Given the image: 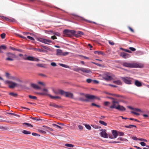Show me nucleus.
Here are the masks:
<instances>
[{
  "instance_id": "nucleus-1",
  "label": "nucleus",
  "mask_w": 149,
  "mask_h": 149,
  "mask_svg": "<svg viewBox=\"0 0 149 149\" xmlns=\"http://www.w3.org/2000/svg\"><path fill=\"white\" fill-rule=\"evenodd\" d=\"M111 99L113 100L112 101V104L109 107L110 108H115L120 111H124L126 110L125 108L123 106L119 105L118 102L116 99L113 98H111Z\"/></svg>"
},
{
  "instance_id": "nucleus-2",
  "label": "nucleus",
  "mask_w": 149,
  "mask_h": 149,
  "mask_svg": "<svg viewBox=\"0 0 149 149\" xmlns=\"http://www.w3.org/2000/svg\"><path fill=\"white\" fill-rule=\"evenodd\" d=\"M6 54L7 56L6 60L7 61H13L14 58L16 57L15 54L9 52L6 53Z\"/></svg>"
},
{
  "instance_id": "nucleus-3",
  "label": "nucleus",
  "mask_w": 149,
  "mask_h": 149,
  "mask_svg": "<svg viewBox=\"0 0 149 149\" xmlns=\"http://www.w3.org/2000/svg\"><path fill=\"white\" fill-rule=\"evenodd\" d=\"M85 97L87 98L86 99H83L81 98H80V100L82 101L88 102L89 100H94L97 98L96 97L93 95H89L87 94L85 95Z\"/></svg>"
},
{
  "instance_id": "nucleus-4",
  "label": "nucleus",
  "mask_w": 149,
  "mask_h": 149,
  "mask_svg": "<svg viewBox=\"0 0 149 149\" xmlns=\"http://www.w3.org/2000/svg\"><path fill=\"white\" fill-rule=\"evenodd\" d=\"M122 79L125 84H132L134 80L132 78L128 77H122Z\"/></svg>"
},
{
  "instance_id": "nucleus-5",
  "label": "nucleus",
  "mask_w": 149,
  "mask_h": 149,
  "mask_svg": "<svg viewBox=\"0 0 149 149\" xmlns=\"http://www.w3.org/2000/svg\"><path fill=\"white\" fill-rule=\"evenodd\" d=\"M69 54L68 52H63V51L60 49H57L56 50V55L58 56H65Z\"/></svg>"
},
{
  "instance_id": "nucleus-6",
  "label": "nucleus",
  "mask_w": 149,
  "mask_h": 149,
  "mask_svg": "<svg viewBox=\"0 0 149 149\" xmlns=\"http://www.w3.org/2000/svg\"><path fill=\"white\" fill-rule=\"evenodd\" d=\"M103 76V79L106 81H110L113 79L110 73L107 72L105 73Z\"/></svg>"
},
{
  "instance_id": "nucleus-7",
  "label": "nucleus",
  "mask_w": 149,
  "mask_h": 149,
  "mask_svg": "<svg viewBox=\"0 0 149 149\" xmlns=\"http://www.w3.org/2000/svg\"><path fill=\"white\" fill-rule=\"evenodd\" d=\"M36 39L38 41L47 44H49V43H51L52 42V41L51 40H47L40 38H38Z\"/></svg>"
},
{
  "instance_id": "nucleus-8",
  "label": "nucleus",
  "mask_w": 149,
  "mask_h": 149,
  "mask_svg": "<svg viewBox=\"0 0 149 149\" xmlns=\"http://www.w3.org/2000/svg\"><path fill=\"white\" fill-rule=\"evenodd\" d=\"M74 70L77 72H79V70H81L83 72L87 73H90L91 72V71L89 69L82 68L74 69Z\"/></svg>"
},
{
  "instance_id": "nucleus-9",
  "label": "nucleus",
  "mask_w": 149,
  "mask_h": 149,
  "mask_svg": "<svg viewBox=\"0 0 149 149\" xmlns=\"http://www.w3.org/2000/svg\"><path fill=\"white\" fill-rule=\"evenodd\" d=\"M60 92L61 94L63 95L66 97L70 98H72L73 97L72 94L70 93L65 92L62 90H61Z\"/></svg>"
},
{
  "instance_id": "nucleus-10",
  "label": "nucleus",
  "mask_w": 149,
  "mask_h": 149,
  "mask_svg": "<svg viewBox=\"0 0 149 149\" xmlns=\"http://www.w3.org/2000/svg\"><path fill=\"white\" fill-rule=\"evenodd\" d=\"M24 59L31 61H40V60L38 58L30 56L25 58Z\"/></svg>"
},
{
  "instance_id": "nucleus-11",
  "label": "nucleus",
  "mask_w": 149,
  "mask_h": 149,
  "mask_svg": "<svg viewBox=\"0 0 149 149\" xmlns=\"http://www.w3.org/2000/svg\"><path fill=\"white\" fill-rule=\"evenodd\" d=\"M6 82L9 84L8 86L10 88H14L18 85L15 83L9 81H7Z\"/></svg>"
},
{
  "instance_id": "nucleus-12",
  "label": "nucleus",
  "mask_w": 149,
  "mask_h": 149,
  "mask_svg": "<svg viewBox=\"0 0 149 149\" xmlns=\"http://www.w3.org/2000/svg\"><path fill=\"white\" fill-rule=\"evenodd\" d=\"M123 65L125 67L130 68H133L134 63H130L125 62L123 63Z\"/></svg>"
},
{
  "instance_id": "nucleus-13",
  "label": "nucleus",
  "mask_w": 149,
  "mask_h": 149,
  "mask_svg": "<svg viewBox=\"0 0 149 149\" xmlns=\"http://www.w3.org/2000/svg\"><path fill=\"white\" fill-rule=\"evenodd\" d=\"M144 65L143 64L140 63H134L133 68H141L143 67Z\"/></svg>"
},
{
  "instance_id": "nucleus-14",
  "label": "nucleus",
  "mask_w": 149,
  "mask_h": 149,
  "mask_svg": "<svg viewBox=\"0 0 149 149\" xmlns=\"http://www.w3.org/2000/svg\"><path fill=\"white\" fill-rule=\"evenodd\" d=\"M120 56L124 58H129L130 56V54L125 52L121 53Z\"/></svg>"
},
{
  "instance_id": "nucleus-15",
  "label": "nucleus",
  "mask_w": 149,
  "mask_h": 149,
  "mask_svg": "<svg viewBox=\"0 0 149 149\" xmlns=\"http://www.w3.org/2000/svg\"><path fill=\"white\" fill-rule=\"evenodd\" d=\"M134 84L137 87H141L142 86L141 83L136 80H135Z\"/></svg>"
},
{
  "instance_id": "nucleus-16",
  "label": "nucleus",
  "mask_w": 149,
  "mask_h": 149,
  "mask_svg": "<svg viewBox=\"0 0 149 149\" xmlns=\"http://www.w3.org/2000/svg\"><path fill=\"white\" fill-rule=\"evenodd\" d=\"M42 91L44 93V95L48 96L49 97V95H51L49 94V92L48 90L46 88H43L42 90Z\"/></svg>"
},
{
  "instance_id": "nucleus-17",
  "label": "nucleus",
  "mask_w": 149,
  "mask_h": 149,
  "mask_svg": "<svg viewBox=\"0 0 149 149\" xmlns=\"http://www.w3.org/2000/svg\"><path fill=\"white\" fill-rule=\"evenodd\" d=\"M112 134L113 135V138H116L118 135V132L116 130H112Z\"/></svg>"
},
{
  "instance_id": "nucleus-18",
  "label": "nucleus",
  "mask_w": 149,
  "mask_h": 149,
  "mask_svg": "<svg viewBox=\"0 0 149 149\" xmlns=\"http://www.w3.org/2000/svg\"><path fill=\"white\" fill-rule=\"evenodd\" d=\"M31 86L33 88L36 89H41V88L40 86H39L38 85L35 84H31Z\"/></svg>"
},
{
  "instance_id": "nucleus-19",
  "label": "nucleus",
  "mask_w": 149,
  "mask_h": 149,
  "mask_svg": "<svg viewBox=\"0 0 149 149\" xmlns=\"http://www.w3.org/2000/svg\"><path fill=\"white\" fill-rule=\"evenodd\" d=\"M106 130H103V138H107L108 137L109 135L106 132Z\"/></svg>"
},
{
  "instance_id": "nucleus-20",
  "label": "nucleus",
  "mask_w": 149,
  "mask_h": 149,
  "mask_svg": "<svg viewBox=\"0 0 149 149\" xmlns=\"http://www.w3.org/2000/svg\"><path fill=\"white\" fill-rule=\"evenodd\" d=\"M70 30H65L63 31V33L68 35L69 36H70Z\"/></svg>"
},
{
  "instance_id": "nucleus-21",
  "label": "nucleus",
  "mask_w": 149,
  "mask_h": 149,
  "mask_svg": "<svg viewBox=\"0 0 149 149\" xmlns=\"http://www.w3.org/2000/svg\"><path fill=\"white\" fill-rule=\"evenodd\" d=\"M125 127L126 128H132L133 127H136V125H125Z\"/></svg>"
},
{
  "instance_id": "nucleus-22",
  "label": "nucleus",
  "mask_w": 149,
  "mask_h": 149,
  "mask_svg": "<svg viewBox=\"0 0 149 149\" xmlns=\"http://www.w3.org/2000/svg\"><path fill=\"white\" fill-rule=\"evenodd\" d=\"M34 49L40 52H46V51L43 49L34 48Z\"/></svg>"
},
{
  "instance_id": "nucleus-23",
  "label": "nucleus",
  "mask_w": 149,
  "mask_h": 149,
  "mask_svg": "<svg viewBox=\"0 0 149 149\" xmlns=\"http://www.w3.org/2000/svg\"><path fill=\"white\" fill-rule=\"evenodd\" d=\"M113 83L118 85H121L122 84L121 82L119 80L114 81H113Z\"/></svg>"
},
{
  "instance_id": "nucleus-24",
  "label": "nucleus",
  "mask_w": 149,
  "mask_h": 149,
  "mask_svg": "<svg viewBox=\"0 0 149 149\" xmlns=\"http://www.w3.org/2000/svg\"><path fill=\"white\" fill-rule=\"evenodd\" d=\"M43 127L45 128L46 129V130L47 131H53V129L49 127L46 126H43Z\"/></svg>"
},
{
  "instance_id": "nucleus-25",
  "label": "nucleus",
  "mask_w": 149,
  "mask_h": 149,
  "mask_svg": "<svg viewBox=\"0 0 149 149\" xmlns=\"http://www.w3.org/2000/svg\"><path fill=\"white\" fill-rule=\"evenodd\" d=\"M23 133L25 134H31L30 132L25 130H23L22 132Z\"/></svg>"
},
{
  "instance_id": "nucleus-26",
  "label": "nucleus",
  "mask_w": 149,
  "mask_h": 149,
  "mask_svg": "<svg viewBox=\"0 0 149 149\" xmlns=\"http://www.w3.org/2000/svg\"><path fill=\"white\" fill-rule=\"evenodd\" d=\"M49 97L52 99H60V97L58 96H53L51 95H49Z\"/></svg>"
},
{
  "instance_id": "nucleus-27",
  "label": "nucleus",
  "mask_w": 149,
  "mask_h": 149,
  "mask_svg": "<svg viewBox=\"0 0 149 149\" xmlns=\"http://www.w3.org/2000/svg\"><path fill=\"white\" fill-rule=\"evenodd\" d=\"M9 79L14 80H17L18 81H20L19 80L17 79V78L14 76H10Z\"/></svg>"
},
{
  "instance_id": "nucleus-28",
  "label": "nucleus",
  "mask_w": 149,
  "mask_h": 149,
  "mask_svg": "<svg viewBox=\"0 0 149 149\" xmlns=\"http://www.w3.org/2000/svg\"><path fill=\"white\" fill-rule=\"evenodd\" d=\"M50 106H51L53 107H54L55 108H58L59 107V106H58V105L54 103H51L50 104Z\"/></svg>"
},
{
  "instance_id": "nucleus-29",
  "label": "nucleus",
  "mask_w": 149,
  "mask_h": 149,
  "mask_svg": "<svg viewBox=\"0 0 149 149\" xmlns=\"http://www.w3.org/2000/svg\"><path fill=\"white\" fill-rule=\"evenodd\" d=\"M65 146H66L73 148L74 146L73 145L67 143L65 144Z\"/></svg>"
},
{
  "instance_id": "nucleus-30",
  "label": "nucleus",
  "mask_w": 149,
  "mask_h": 149,
  "mask_svg": "<svg viewBox=\"0 0 149 149\" xmlns=\"http://www.w3.org/2000/svg\"><path fill=\"white\" fill-rule=\"evenodd\" d=\"M91 125L92 127L95 129H99L101 128V127L97 125Z\"/></svg>"
},
{
  "instance_id": "nucleus-31",
  "label": "nucleus",
  "mask_w": 149,
  "mask_h": 149,
  "mask_svg": "<svg viewBox=\"0 0 149 149\" xmlns=\"http://www.w3.org/2000/svg\"><path fill=\"white\" fill-rule=\"evenodd\" d=\"M81 20H84V21H86L88 22H89V23H94V24H96V23L95 22H92L91 21H89V20H86V19H84L83 17H81Z\"/></svg>"
},
{
  "instance_id": "nucleus-32",
  "label": "nucleus",
  "mask_w": 149,
  "mask_h": 149,
  "mask_svg": "<svg viewBox=\"0 0 149 149\" xmlns=\"http://www.w3.org/2000/svg\"><path fill=\"white\" fill-rule=\"evenodd\" d=\"M117 140H120V141H128L126 139H124L122 137H119L117 139Z\"/></svg>"
},
{
  "instance_id": "nucleus-33",
  "label": "nucleus",
  "mask_w": 149,
  "mask_h": 149,
  "mask_svg": "<svg viewBox=\"0 0 149 149\" xmlns=\"http://www.w3.org/2000/svg\"><path fill=\"white\" fill-rule=\"evenodd\" d=\"M133 111H137V112H141V110L140 109H138V108H134Z\"/></svg>"
},
{
  "instance_id": "nucleus-34",
  "label": "nucleus",
  "mask_w": 149,
  "mask_h": 149,
  "mask_svg": "<svg viewBox=\"0 0 149 149\" xmlns=\"http://www.w3.org/2000/svg\"><path fill=\"white\" fill-rule=\"evenodd\" d=\"M9 95L14 97H15L17 95V94L12 92L10 93Z\"/></svg>"
},
{
  "instance_id": "nucleus-35",
  "label": "nucleus",
  "mask_w": 149,
  "mask_h": 149,
  "mask_svg": "<svg viewBox=\"0 0 149 149\" xmlns=\"http://www.w3.org/2000/svg\"><path fill=\"white\" fill-rule=\"evenodd\" d=\"M59 65L61 66H62L63 67H64V68H69V66H68L65 65V64H63L60 63Z\"/></svg>"
},
{
  "instance_id": "nucleus-36",
  "label": "nucleus",
  "mask_w": 149,
  "mask_h": 149,
  "mask_svg": "<svg viewBox=\"0 0 149 149\" xmlns=\"http://www.w3.org/2000/svg\"><path fill=\"white\" fill-rule=\"evenodd\" d=\"M29 97L31 99H32L34 100H36L37 98V97L36 96H33L31 95H29Z\"/></svg>"
},
{
  "instance_id": "nucleus-37",
  "label": "nucleus",
  "mask_w": 149,
  "mask_h": 149,
  "mask_svg": "<svg viewBox=\"0 0 149 149\" xmlns=\"http://www.w3.org/2000/svg\"><path fill=\"white\" fill-rule=\"evenodd\" d=\"M23 125L25 124L27 125L28 127H33V125L29 123H23Z\"/></svg>"
},
{
  "instance_id": "nucleus-38",
  "label": "nucleus",
  "mask_w": 149,
  "mask_h": 149,
  "mask_svg": "<svg viewBox=\"0 0 149 149\" xmlns=\"http://www.w3.org/2000/svg\"><path fill=\"white\" fill-rule=\"evenodd\" d=\"M70 36L74 34L75 33V31L73 30H70Z\"/></svg>"
},
{
  "instance_id": "nucleus-39",
  "label": "nucleus",
  "mask_w": 149,
  "mask_h": 149,
  "mask_svg": "<svg viewBox=\"0 0 149 149\" xmlns=\"http://www.w3.org/2000/svg\"><path fill=\"white\" fill-rule=\"evenodd\" d=\"M85 126L87 129L89 130L91 129V127L89 125L87 124H85Z\"/></svg>"
},
{
  "instance_id": "nucleus-40",
  "label": "nucleus",
  "mask_w": 149,
  "mask_h": 149,
  "mask_svg": "<svg viewBox=\"0 0 149 149\" xmlns=\"http://www.w3.org/2000/svg\"><path fill=\"white\" fill-rule=\"evenodd\" d=\"M94 53L95 54H102V53L100 51H95L94 52Z\"/></svg>"
},
{
  "instance_id": "nucleus-41",
  "label": "nucleus",
  "mask_w": 149,
  "mask_h": 149,
  "mask_svg": "<svg viewBox=\"0 0 149 149\" xmlns=\"http://www.w3.org/2000/svg\"><path fill=\"white\" fill-rule=\"evenodd\" d=\"M118 135L119 136H123L124 135V134L123 132H118Z\"/></svg>"
},
{
  "instance_id": "nucleus-42",
  "label": "nucleus",
  "mask_w": 149,
  "mask_h": 149,
  "mask_svg": "<svg viewBox=\"0 0 149 149\" xmlns=\"http://www.w3.org/2000/svg\"><path fill=\"white\" fill-rule=\"evenodd\" d=\"M52 125L53 126L56 127H57L59 128L60 129H62V127H61L59 125H58L56 124H52Z\"/></svg>"
},
{
  "instance_id": "nucleus-43",
  "label": "nucleus",
  "mask_w": 149,
  "mask_h": 149,
  "mask_svg": "<svg viewBox=\"0 0 149 149\" xmlns=\"http://www.w3.org/2000/svg\"><path fill=\"white\" fill-rule=\"evenodd\" d=\"M37 65L40 67H44V66L42 64L38 63L37 64Z\"/></svg>"
},
{
  "instance_id": "nucleus-44",
  "label": "nucleus",
  "mask_w": 149,
  "mask_h": 149,
  "mask_svg": "<svg viewBox=\"0 0 149 149\" xmlns=\"http://www.w3.org/2000/svg\"><path fill=\"white\" fill-rule=\"evenodd\" d=\"M32 134L33 135V136H40V134H38L36 133H32Z\"/></svg>"
},
{
  "instance_id": "nucleus-45",
  "label": "nucleus",
  "mask_w": 149,
  "mask_h": 149,
  "mask_svg": "<svg viewBox=\"0 0 149 149\" xmlns=\"http://www.w3.org/2000/svg\"><path fill=\"white\" fill-rule=\"evenodd\" d=\"M131 113H132V114H135L136 115H137V116H139L140 114L139 113H136L135 111H131Z\"/></svg>"
},
{
  "instance_id": "nucleus-46",
  "label": "nucleus",
  "mask_w": 149,
  "mask_h": 149,
  "mask_svg": "<svg viewBox=\"0 0 149 149\" xmlns=\"http://www.w3.org/2000/svg\"><path fill=\"white\" fill-rule=\"evenodd\" d=\"M6 34L5 33H3L1 35V37L2 39H4L5 38Z\"/></svg>"
},
{
  "instance_id": "nucleus-47",
  "label": "nucleus",
  "mask_w": 149,
  "mask_h": 149,
  "mask_svg": "<svg viewBox=\"0 0 149 149\" xmlns=\"http://www.w3.org/2000/svg\"><path fill=\"white\" fill-rule=\"evenodd\" d=\"M0 47L1 49H5L7 48L6 47L5 45H1V46H0Z\"/></svg>"
},
{
  "instance_id": "nucleus-48",
  "label": "nucleus",
  "mask_w": 149,
  "mask_h": 149,
  "mask_svg": "<svg viewBox=\"0 0 149 149\" xmlns=\"http://www.w3.org/2000/svg\"><path fill=\"white\" fill-rule=\"evenodd\" d=\"M138 140L139 141H143L146 142H147V141L146 139L142 138L139 139Z\"/></svg>"
},
{
  "instance_id": "nucleus-49",
  "label": "nucleus",
  "mask_w": 149,
  "mask_h": 149,
  "mask_svg": "<svg viewBox=\"0 0 149 149\" xmlns=\"http://www.w3.org/2000/svg\"><path fill=\"white\" fill-rule=\"evenodd\" d=\"M55 91L54 90H53V92L54 93H55V94H58L59 93H60V91Z\"/></svg>"
},
{
  "instance_id": "nucleus-50",
  "label": "nucleus",
  "mask_w": 149,
  "mask_h": 149,
  "mask_svg": "<svg viewBox=\"0 0 149 149\" xmlns=\"http://www.w3.org/2000/svg\"><path fill=\"white\" fill-rule=\"evenodd\" d=\"M129 49L131 50L132 51H133V52H134L136 50V49L135 48H134L133 47H130L129 48Z\"/></svg>"
},
{
  "instance_id": "nucleus-51",
  "label": "nucleus",
  "mask_w": 149,
  "mask_h": 149,
  "mask_svg": "<svg viewBox=\"0 0 149 149\" xmlns=\"http://www.w3.org/2000/svg\"><path fill=\"white\" fill-rule=\"evenodd\" d=\"M77 34L79 35H82L84 34V33L83 32L81 31H78L77 32Z\"/></svg>"
},
{
  "instance_id": "nucleus-52",
  "label": "nucleus",
  "mask_w": 149,
  "mask_h": 149,
  "mask_svg": "<svg viewBox=\"0 0 149 149\" xmlns=\"http://www.w3.org/2000/svg\"><path fill=\"white\" fill-rule=\"evenodd\" d=\"M140 144L142 146H146V144L143 142H141L140 143Z\"/></svg>"
},
{
  "instance_id": "nucleus-53",
  "label": "nucleus",
  "mask_w": 149,
  "mask_h": 149,
  "mask_svg": "<svg viewBox=\"0 0 149 149\" xmlns=\"http://www.w3.org/2000/svg\"><path fill=\"white\" fill-rule=\"evenodd\" d=\"M8 113L10 114H11V115H14V116H17V117H19L20 116L19 115H17V114H15V113Z\"/></svg>"
},
{
  "instance_id": "nucleus-54",
  "label": "nucleus",
  "mask_w": 149,
  "mask_h": 149,
  "mask_svg": "<svg viewBox=\"0 0 149 149\" xmlns=\"http://www.w3.org/2000/svg\"><path fill=\"white\" fill-rule=\"evenodd\" d=\"M117 141H112L110 142V143H120V140H117Z\"/></svg>"
},
{
  "instance_id": "nucleus-55",
  "label": "nucleus",
  "mask_w": 149,
  "mask_h": 149,
  "mask_svg": "<svg viewBox=\"0 0 149 149\" xmlns=\"http://www.w3.org/2000/svg\"><path fill=\"white\" fill-rule=\"evenodd\" d=\"M6 75L8 78H10V74L8 72L6 73Z\"/></svg>"
},
{
  "instance_id": "nucleus-56",
  "label": "nucleus",
  "mask_w": 149,
  "mask_h": 149,
  "mask_svg": "<svg viewBox=\"0 0 149 149\" xmlns=\"http://www.w3.org/2000/svg\"><path fill=\"white\" fill-rule=\"evenodd\" d=\"M86 81L88 83H90L92 81V80L90 79H86Z\"/></svg>"
},
{
  "instance_id": "nucleus-57",
  "label": "nucleus",
  "mask_w": 149,
  "mask_h": 149,
  "mask_svg": "<svg viewBox=\"0 0 149 149\" xmlns=\"http://www.w3.org/2000/svg\"><path fill=\"white\" fill-rule=\"evenodd\" d=\"M91 105L92 106H96L98 107H100V106L99 105H97L95 103H92L91 104Z\"/></svg>"
},
{
  "instance_id": "nucleus-58",
  "label": "nucleus",
  "mask_w": 149,
  "mask_h": 149,
  "mask_svg": "<svg viewBox=\"0 0 149 149\" xmlns=\"http://www.w3.org/2000/svg\"><path fill=\"white\" fill-rule=\"evenodd\" d=\"M17 36L19 37H20V38H23V39H26V38L25 37H24V36H23L20 35H19V34H17Z\"/></svg>"
},
{
  "instance_id": "nucleus-59",
  "label": "nucleus",
  "mask_w": 149,
  "mask_h": 149,
  "mask_svg": "<svg viewBox=\"0 0 149 149\" xmlns=\"http://www.w3.org/2000/svg\"><path fill=\"white\" fill-rule=\"evenodd\" d=\"M51 65L53 66H56V64L54 62L51 63Z\"/></svg>"
},
{
  "instance_id": "nucleus-60",
  "label": "nucleus",
  "mask_w": 149,
  "mask_h": 149,
  "mask_svg": "<svg viewBox=\"0 0 149 149\" xmlns=\"http://www.w3.org/2000/svg\"><path fill=\"white\" fill-rule=\"evenodd\" d=\"M27 38H28L29 39L31 40H34V39L32 38V37H31L30 36H28L27 37Z\"/></svg>"
},
{
  "instance_id": "nucleus-61",
  "label": "nucleus",
  "mask_w": 149,
  "mask_h": 149,
  "mask_svg": "<svg viewBox=\"0 0 149 149\" xmlns=\"http://www.w3.org/2000/svg\"><path fill=\"white\" fill-rule=\"evenodd\" d=\"M132 139L134 140H135L136 141L138 140V139L135 136H133L132 137Z\"/></svg>"
},
{
  "instance_id": "nucleus-62",
  "label": "nucleus",
  "mask_w": 149,
  "mask_h": 149,
  "mask_svg": "<svg viewBox=\"0 0 149 149\" xmlns=\"http://www.w3.org/2000/svg\"><path fill=\"white\" fill-rule=\"evenodd\" d=\"M39 132H40V133H41L42 134H45L46 132L44 131H43V130H39Z\"/></svg>"
},
{
  "instance_id": "nucleus-63",
  "label": "nucleus",
  "mask_w": 149,
  "mask_h": 149,
  "mask_svg": "<svg viewBox=\"0 0 149 149\" xmlns=\"http://www.w3.org/2000/svg\"><path fill=\"white\" fill-rule=\"evenodd\" d=\"M110 104V102H104V104L106 106L108 105L109 104Z\"/></svg>"
},
{
  "instance_id": "nucleus-64",
  "label": "nucleus",
  "mask_w": 149,
  "mask_h": 149,
  "mask_svg": "<svg viewBox=\"0 0 149 149\" xmlns=\"http://www.w3.org/2000/svg\"><path fill=\"white\" fill-rule=\"evenodd\" d=\"M128 28L132 32H134V30L130 27V26H129L128 27Z\"/></svg>"
}]
</instances>
